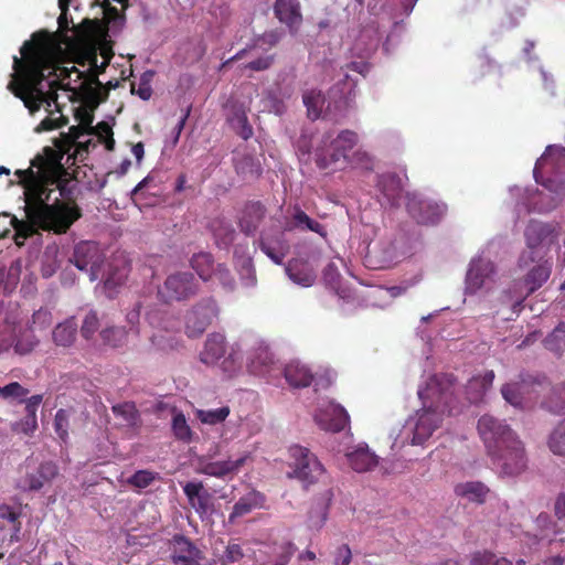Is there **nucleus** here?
<instances>
[{"mask_svg":"<svg viewBox=\"0 0 565 565\" xmlns=\"http://www.w3.org/2000/svg\"><path fill=\"white\" fill-rule=\"evenodd\" d=\"M61 160L62 154L44 147L31 160L30 168L15 172L24 189L28 218L17 226L18 236L28 238L36 228L63 234L82 216L73 198L75 185Z\"/></svg>","mask_w":565,"mask_h":565,"instance_id":"1","label":"nucleus"},{"mask_svg":"<svg viewBox=\"0 0 565 565\" xmlns=\"http://www.w3.org/2000/svg\"><path fill=\"white\" fill-rule=\"evenodd\" d=\"M21 56H13V73L8 89L35 114L42 105L57 110V90H72L71 83L83 77L76 66H62L56 61L55 44L51 34L41 30L32 34L20 49Z\"/></svg>","mask_w":565,"mask_h":565,"instance_id":"2","label":"nucleus"},{"mask_svg":"<svg viewBox=\"0 0 565 565\" xmlns=\"http://www.w3.org/2000/svg\"><path fill=\"white\" fill-rule=\"evenodd\" d=\"M477 429L488 456L501 475L514 477L526 469L524 445L509 425L491 415H483Z\"/></svg>","mask_w":565,"mask_h":565,"instance_id":"3","label":"nucleus"},{"mask_svg":"<svg viewBox=\"0 0 565 565\" xmlns=\"http://www.w3.org/2000/svg\"><path fill=\"white\" fill-rule=\"evenodd\" d=\"M561 232L562 227L557 223L531 221L524 231L526 249L519 258L520 267L542 260L553 247L558 248Z\"/></svg>","mask_w":565,"mask_h":565,"instance_id":"4","label":"nucleus"},{"mask_svg":"<svg viewBox=\"0 0 565 565\" xmlns=\"http://www.w3.org/2000/svg\"><path fill=\"white\" fill-rule=\"evenodd\" d=\"M533 173L536 182L563 200L565 198V148L548 146L536 161Z\"/></svg>","mask_w":565,"mask_h":565,"instance_id":"5","label":"nucleus"},{"mask_svg":"<svg viewBox=\"0 0 565 565\" xmlns=\"http://www.w3.org/2000/svg\"><path fill=\"white\" fill-rule=\"evenodd\" d=\"M406 248L407 238L404 235L383 238L366 246L363 264L372 270L390 268L405 256Z\"/></svg>","mask_w":565,"mask_h":565,"instance_id":"6","label":"nucleus"},{"mask_svg":"<svg viewBox=\"0 0 565 565\" xmlns=\"http://www.w3.org/2000/svg\"><path fill=\"white\" fill-rule=\"evenodd\" d=\"M148 320L156 330L150 338L153 347L168 352L181 345V323L172 312L156 310L149 313Z\"/></svg>","mask_w":565,"mask_h":565,"instance_id":"7","label":"nucleus"},{"mask_svg":"<svg viewBox=\"0 0 565 565\" xmlns=\"http://www.w3.org/2000/svg\"><path fill=\"white\" fill-rule=\"evenodd\" d=\"M289 456L292 459L290 463L292 472L288 475L290 478H296L309 486L316 483L323 475L324 468L322 463L308 448L294 445L289 448Z\"/></svg>","mask_w":565,"mask_h":565,"instance_id":"8","label":"nucleus"},{"mask_svg":"<svg viewBox=\"0 0 565 565\" xmlns=\"http://www.w3.org/2000/svg\"><path fill=\"white\" fill-rule=\"evenodd\" d=\"M200 284L194 275L189 271H177L170 274L158 295L166 303L185 301L198 295Z\"/></svg>","mask_w":565,"mask_h":565,"instance_id":"9","label":"nucleus"},{"mask_svg":"<svg viewBox=\"0 0 565 565\" xmlns=\"http://www.w3.org/2000/svg\"><path fill=\"white\" fill-rule=\"evenodd\" d=\"M452 414L454 408L447 399V393H443L435 408H423L416 414V423L412 443L423 445L433 433L439 427L443 414Z\"/></svg>","mask_w":565,"mask_h":565,"instance_id":"10","label":"nucleus"},{"mask_svg":"<svg viewBox=\"0 0 565 565\" xmlns=\"http://www.w3.org/2000/svg\"><path fill=\"white\" fill-rule=\"evenodd\" d=\"M220 309L213 297L195 302L184 316V329L189 338H198L218 317Z\"/></svg>","mask_w":565,"mask_h":565,"instance_id":"11","label":"nucleus"},{"mask_svg":"<svg viewBox=\"0 0 565 565\" xmlns=\"http://www.w3.org/2000/svg\"><path fill=\"white\" fill-rule=\"evenodd\" d=\"M103 259L104 255L100 252L98 244L90 241H84L75 246L71 262L79 270L87 271L89 274V279L94 281L99 276Z\"/></svg>","mask_w":565,"mask_h":565,"instance_id":"12","label":"nucleus"},{"mask_svg":"<svg viewBox=\"0 0 565 565\" xmlns=\"http://www.w3.org/2000/svg\"><path fill=\"white\" fill-rule=\"evenodd\" d=\"M406 209L409 215L419 224H436L443 215V209L436 203L422 199L419 195L407 193Z\"/></svg>","mask_w":565,"mask_h":565,"instance_id":"13","label":"nucleus"},{"mask_svg":"<svg viewBox=\"0 0 565 565\" xmlns=\"http://www.w3.org/2000/svg\"><path fill=\"white\" fill-rule=\"evenodd\" d=\"M273 11L275 18L287 26L290 34L299 32L303 18L298 0H275Z\"/></svg>","mask_w":565,"mask_h":565,"instance_id":"14","label":"nucleus"},{"mask_svg":"<svg viewBox=\"0 0 565 565\" xmlns=\"http://www.w3.org/2000/svg\"><path fill=\"white\" fill-rule=\"evenodd\" d=\"M58 468L52 461L42 462L34 471L20 479L18 487L23 491H39L57 476Z\"/></svg>","mask_w":565,"mask_h":565,"instance_id":"15","label":"nucleus"},{"mask_svg":"<svg viewBox=\"0 0 565 565\" xmlns=\"http://www.w3.org/2000/svg\"><path fill=\"white\" fill-rule=\"evenodd\" d=\"M493 274L492 262L482 257L473 259L466 276V292L476 294L486 285L487 280L491 279Z\"/></svg>","mask_w":565,"mask_h":565,"instance_id":"16","label":"nucleus"},{"mask_svg":"<svg viewBox=\"0 0 565 565\" xmlns=\"http://www.w3.org/2000/svg\"><path fill=\"white\" fill-rule=\"evenodd\" d=\"M533 264L536 265L529 270L524 278V285L527 289L526 295L515 301L513 305L514 311H520L525 297L541 288L551 276L552 262L550 259L543 258L542 260H536Z\"/></svg>","mask_w":565,"mask_h":565,"instance_id":"17","label":"nucleus"},{"mask_svg":"<svg viewBox=\"0 0 565 565\" xmlns=\"http://www.w3.org/2000/svg\"><path fill=\"white\" fill-rule=\"evenodd\" d=\"M316 423L323 430L340 431L349 424V415L343 407L329 404L315 415Z\"/></svg>","mask_w":565,"mask_h":565,"instance_id":"18","label":"nucleus"},{"mask_svg":"<svg viewBox=\"0 0 565 565\" xmlns=\"http://www.w3.org/2000/svg\"><path fill=\"white\" fill-rule=\"evenodd\" d=\"M183 492L189 501V504L200 516L206 515L211 512L212 495L207 490L204 489V486L201 481L186 482L183 486Z\"/></svg>","mask_w":565,"mask_h":565,"instance_id":"19","label":"nucleus"},{"mask_svg":"<svg viewBox=\"0 0 565 565\" xmlns=\"http://www.w3.org/2000/svg\"><path fill=\"white\" fill-rule=\"evenodd\" d=\"M171 558L174 564L200 565L201 551L185 536L177 535L173 539V552Z\"/></svg>","mask_w":565,"mask_h":565,"instance_id":"20","label":"nucleus"},{"mask_svg":"<svg viewBox=\"0 0 565 565\" xmlns=\"http://www.w3.org/2000/svg\"><path fill=\"white\" fill-rule=\"evenodd\" d=\"M105 61L98 65L97 64V56L96 54L93 55L90 60V68L89 73L86 74L83 73V77L78 81L79 82V88L84 90L85 93L92 95L96 99L97 103L104 100V98H99L100 92L99 89H95L94 86H97L100 88L103 86L102 82L98 79V74L103 73L105 68L107 67L110 56L104 55ZM107 96V94L105 95Z\"/></svg>","mask_w":565,"mask_h":565,"instance_id":"21","label":"nucleus"},{"mask_svg":"<svg viewBox=\"0 0 565 565\" xmlns=\"http://www.w3.org/2000/svg\"><path fill=\"white\" fill-rule=\"evenodd\" d=\"M260 250L275 264L281 265L288 255L290 246L282 233L273 236H263L259 239Z\"/></svg>","mask_w":565,"mask_h":565,"instance_id":"22","label":"nucleus"},{"mask_svg":"<svg viewBox=\"0 0 565 565\" xmlns=\"http://www.w3.org/2000/svg\"><path fill=\"white\" fill-rule=\"evenodd\" d=\"M246 459L247 456H242L235 460L202 461L198 471L210 477L225 478L236 473L245 465Z\"/></svg>","mask_w":565,"mask_h":565,"instance_id":"23","label":"nucleus"},{"mask_svg":"<svg viewBox=\"0 0 565 565\" xmlns=\"http://www.w3.org/2000/svg\"><path fill=\"white\" fill-rule=\"evenodd\" d=\"M226 354V339L222 333L214 332L207 335L200 352V361L206 365H214Z\"/></svg>","mask_w":565,"mask_h":565,"instance_id":"24","label":"nucleus"},{"mask_svg":"<svg viewBox=\"0 0 565 565\" xmlns=\"http://www.w3.org/2000/svg\"><path fill=\"white\" fill-rule=\"evenodd\" d=\"M494 376L493 371H486L484 374L472 376L468 381L465 393L469 403L477 404L483 401L487 392L492 386Z\"/></svg>","mask_w":565,"mask_h":565,"instance_id":"25","label":"nucleus"},{"mask_svg":"<svg viewBox=\"0 0 565 565\" xmlns=\"http://www.w3.org/2000/svg\"><path fill=\"white\" fill-rule=\"evenodd\" d=\"M129 270V265L124 259H115L108 265V269L104 278V288L110 297L118 287L126 282Z\"/></svg>","mask_w":565,"mask_h":565,"instance_id":"26","label":"nucleus"},{"mask_svg":"<svg viewBox=\"0 0 565 565\" xmlns=\"http://www.w3.org/2000/svg\"><path fill=\"white\" fill-rule=\"evenodd\" d=\"M266 209L260 202L246 203L243 215L239 218V227L246 235L253 234L263 218L265 217Z\"/></svg>","mask_w":565,"mask_h":565,"instance_id":"27","label":"nucleus"},{"mask_svg":"<svg viewBox=\"0 0 565 565\" xmlns=\"http://www.w3.org/2000/svg\"><path fill=\"white\" fill-rule=\"evenodd\" d=\"M265 497L258 491H250L238 499L234 504L233 510L228 516V521L233 523L236 519L250 513L255 509L264 507Z\"/></svg>","mask_w":565,"mask_h":565,"instance_id":"28","label":"nucleus"},{"mask_svg":"<svg viewBox=\"0 0 565 565\" xmlns=\"http://www.w3.org/2000/svg\"><path fill=\"white\" fill-rule=\"evenodd\" d=\"M377 185L392 205H397L403 193V180L396 173H384L377 177Z\"/></svg>","mask_w":565,"mask_h":565,"instance_id":"29","label":"nucleus"},{"mask_svg":"<svg viewBox=\"0 0 565 565\" xmlns=\"http://www.w3.org/2000/svg\"><path fill=\"white\" fill-rule=\"evenodd\" d=\"M288 277L296 284L308 287L316 280V273L301 259H291L286 266Z\"/></svg>","mask_w":565,"mask_h":565,"instance_id":"30","label":"nucleus"},{"mask_svg":"<svg viewBox=\"0 0 565 565\" xmlns=\"http://www.w3.org/2000/svg\"><path fill=\"white\" fill-rule=\"evenodd\" d=\"M286 381L292 387H307L313 381L311 371L299 362H291L284 370Z\"/></svg>","mask_w":565,"mask_h":565,"instance_id":"31","label":"nucleus"},{"mask_svg":"<svg viewBox=\"0 0 565 565\" xmlns=\"http://www.w3.org/2000/svg\"><path fill=\"white\" fill-rule=\"evenodd\" d=\"M77 335V322L74 317L58 323L52 332L53 342L57 347L68 348L73 345Z\"/></svg>","mask_w":565,"mask_h":565,"instance_id":"32","label":"nucleus"},{"mask_svg":"<svg viewBox=\"0 0 565 565\" xmlns=\"http://www.w3.org/2000/svg\"><path fill=\"white\" fill-rule=\"evenodd\" d=\"M190 265L203 281L213 280V274L216 265L212 254L207 252L196 253L191 257Z\"/></svg>","mask_w":565,"mask_h":565,"instance_id":"33","label":"nucleus"},{"mask_svg":"<svg viewBox=\"0 0 565 565\" xmlns=\"http://www.w3.org/2000/svg\"><path fill=\"white\" fill-rule=\"evenodd\" d=\"M488 492V487L480 481L462 482L455 487V493L457 495L477 503H483Z\"/></svg>","mask_w":565,"mask_h":565,"instance_id":"34","label":"nucleus"},{"mask_svg":"<svg viewBox=\"0 0 565 565\" xmlns=\"http://www.w3.org/2000/svg\"><path fill=\"white\" fill-rule=\"evenodd\" d=\"M529 392V383L525 379L520 382L507 383L501 387L503 398L514 407H523L524 394Z\"/></svg>","mask_w":565,"mask_h":565,"instance_id":"35","label":"nucleus"},{"mask_svg":"<svg viewBox=\"0 0 565 565\" xmlns=\"http://www.w3.org/2000/svg\"><path fill=\"white\" fill-rule=\"evenodd\" d=\"M211 231L218 246L227 247L234 242L236 232L231 222L225 218H214L211 222Z\"/></svg>","mask_w":565,"mask_h":565,"instance_id":"36","label":"nucleus"},{"mask_svg":"<svg viewBox=\"0 0 565 565\" xmlns=\"http://www.w3.org/2000/svg\"><path fill=\"white\" fill-rule=\"evenodd\" d=\"M324 282L342 299L351 298V288L342 285L341 275L334 264H328L323 270Z\"/></svg>","mask_w":565,"mask_h":565,"instance_id":"37","label":"nucleus"},{"mask_svg":"<svg viewBox=\"0 0 565 565\" xmlns=\"http://www.w3.org/2000/svg\"><path fill=\"white\" fill-rule=\"evenodd\" d=\"M289 228L308 230L319 234L322 237L327 236L324 226L320 224L318 221L309 217V215L299 207L295 209V213L292 215V223Z\"/></svg>","mask_w":565,"mask_h":565,"instance_id":"38","label":"nucleus"},{"mask_svg":"<svg viewBox=\"0 0 565 565\" xmlns=\"http://www.w3.org/2000/svg\"><path fill=\"white\" fill-rule=\"evenodd\" d=\"M303 104L307 108V115L311 120L318 119L326 103V98L320 90L310 89L302 95Z\"/></svg>","mask_w":565,"mask_h":565,"instance_id":"39","label":"nucleus"},{"mask_svg":"<svg viewBox=\"0 0 565 565\" xmlns=\"http://www.w3.org/2000/svg\"><path fill=\"white\" fill-rule=\"evenodd\" d=\"M379 465V457L371 452L366 444L355 446V472H366Z\"/></svg>","mask_w":565,"mask_h":565,"instance_id":"40","label":"nucleus"},{"mask_svg":"<svg viewBox=\"0 0 565 565\" xmlns=\"http://www.w3.org/2000/svg\"><path fill=\"white\" fill-rule=\"evenodd\" d=\"M379 43L380 38L376 30L366 29L360 33L358 40L355 41V49L359 46V50L361 51L360 56L364 58L369 57L377 50Z\"/></svg>","mask_w":565,"mask_h":565,"instance_id":"41","label":"nucleus"},{"mask_svg":"<svg viewBox=\"0 0 565 565\" xmlns=\"http://www.w3.org/2000/svg\"><path fill=\"white\" fill-rule=\"evenodd\" d=\"M550 450L556 456H565V418L552 430L547 439Z\"/></svg>","mask_w":565,"mask_h":565,"instance_id":"42","label":"nucleus"},{"mask_svg":"<svg viewBox=\"0 0 565 565\" xmlns=\"http://www.w3.org/2000/svg\"><path fill=\"white\" fill-rule=\"evenodd\" d=\"M545 348L558 355L565 352V323H558L544 340Z\"/></svg>","mask_w":565,"mask_h":565,"instance_id":"43","label":"nucleus"},{"mask_svg":"<svg viewBox=\"0 0 565 565\" xmlns=\"http://www.w3.org/2000/svg\"><path fill=\"white\" fill-rule=\"evenodd\" d=\"M100 339L105 345L111 348L122 347L127 341V331L122 327H108L100 331Z\"/></svg>","mask_w":565,"mask_h":565,"instance_id":"44","label":"nucleus"},{"mask_svg":"<svg viewBox=\"0 0 565 565\" xmlns=\"http://www.w3.org/2000/svg\"><path fill=\"white\" fill-rule=\"evenodd\" d=\"M366 306L383 307L387 302L385 287L371 286L358 295Z\"/></svg>","mask_w":565,"mask_h":565,"instance_id":"45","label":"nucleus"},{"mask_svg":"<svg viewBox=\"0 0 565 565\" xmlns=\"http://www.w3.org/2000/svg\"><path fill=\"white\" fill-rule=\"evenodd\" d=\"M160 479L161 477L158 472L150 470H137L127 479V483L135 489L142 490Z\"/></svg>","mask_w":565,"mask_h":565,"instance_id":"46","label":"nucleus"},{"mask_svg":"<svg viewBox=\"0 0 565 565\" xmlns=\"http://www.w3.org/2000/svg\"><path fill=\"white\" fill-rule=\"evenodd\" d=\"M548 411L555 414L565 413V382L554 386L545 402Z\"/></svg>","mask_w":565,"mask_h":565,"instance_id":"47","label":"nucleus"},{"mask_svg":"<svg viewBox=\"0 0 565 565\" xmlns=\"http://www.w3.org/2000/svg\"><path fill=\"white\" fill-rule=\"evenodd\" d=\"M230 415V407L223 406L216 409H199L196 411V418L203 424L216 425L223 423Z\"/></svg>","mask_w":565,"mask_h":565,"instance_id":"48","label":"nucleus"},{"mask_svg":"<svg viewBox=\"0 0 565 565\" xmlns=\"http://www.w3.org/2000/svg\"><path fill=\"white\" fill-rule=\"evenodd\" d=\"M39 340L30 329L22 332L14 342V352L21 355L28 354L34 350Z\"/></svg>","mask_w":565,"mask_h":565,"instance_id":"49","label":"nucleus"},{"mask_svg":"<svg viewBox=\"0 0 565 565\" xmlns=\"http://www.w3.org/2000/svg\"><path fill=\"white\" fill-rule=\"evenodd\" d=\"M70 429V411L60 408L54 417V430L58 438L66 443L68 439Z\"/></svg>","mask_w":565,"mask_h":565,"instance_id":"50","label":"nucleus"},{"mask_svg":"<svg viewBox=\"0 0 565 565\" xmlns=\"http://www.w3.org/2000/svg\"><path fill=\"white\" fill-rule=\"evenodd\" d=\"M53 322V316L50 309L40 308L34 311L29 324L31 331L47 329Z\"/></svg>","mask_w":565,"mask_h":565,"instance_id":"51","label":"nucleus"},{"mask_svg":"<svg viewBox=\"0 0 565 565\" xmlns=\"http://www.w3.org/2000/svg\"><path fill=\"white\" fill-rule=\"evenodd\" d=\"M111 409L116 416L121 417L129 426L135 425L138 419V411L134 403L126 402L117 404L114 405Z\"/></svg>","mask_w":565,"mask_h":565,"instance_id":"52","label":"nucleus"},{"mask_svg":"<svg viewBox=\"0 0 565 565\" xmlns=\"http://www.w3.org/2000/svg\"><path fill=\"white\" fill-rule=\"evenodd\" d=\"M100 322L95 310H90L86 313L82 327L81 334L84 339L90 340L95 335L96 331L99 329Z\"/></svg>","mask_w":565,"mask_h":565,"instance_id":"53","label":"nucleus"},{"mask_svg":"<svg viewBox=\"0 0 565 565\" xmlns=\"http://www.w3.org/2000/svg\"><path fill=\"white\" fill-rule=\"evenodd\" d=\"M28 394L29 390L18 382H11L0 387V396L4 399H18L19 402H23Z\"/></svg>","mask_w":565,"mask_h":565,"instance_id":"54","label":"nucleus"},{"mask_svg":"<svg viewBox=\"0 0 565 565\" xmlns=\"http://www.w3.org/2000/svg\"><path fill=\"white\" fill-rule=\"evenodd\" d=\"M231 122L237 129V134L244 140H247L252 137L253 128L248 124V119L244 110L235 111L234 116L231 118Z\"/></svg>","mask_w":565,"mask_h":565,"instance_id":"55","label":"nucleus"},{"mask_svg":"<svg viewBox=\"0 0 565 565\" xmlns=\"http://www.w3.org/2000/svg\"><path fill=\"white\" fill-rule=\"evenodd\" d=\"M213 279L217 280L225 290L232 291L235 288V279L224 264H216Z\"/></svg>","mask_w":565,"mask_h":565,"instance_id":"56","label":"nucleus"},{"mask_svg":"<svg viewBox=\"0 0 565 565\" xmlns=\"http://www.w3.org/2000/svg\"><path fill=\"white\" fill-rule=\"evenodd\" d=\"M172 429L174 436L183 441H189L191 439V429L186 423L185 416L182 413H179L173 416L172 419Z\"/></svg>","mask_w":565,"mask_h":565,"instance_id":"57","label":"nucleus"},{"mask_svg":"<svg viewBox=\"0 0 565 565\" xmlns=\"http://www.w3.org/2000/svg\"><path fill=\"white\" fill-rule=\"evenodd\" d=\"M92 132L98 136L99 140L104 142L105 148L108 151H113L115 148V139L113 137V129L106 121H100L93 128Z\"/></svg>","mask_w":565,"mask_h":565,"instance_id":"58","label":"nucleus"},{"mask_svg":"<svg viewBox=\"0 0 565 565\" xmlns=\"http://www.w3.org/2000/svg\"><path fill=\"white\" fill-rule=\"evenodd\" d=\"M244 557L243 550L239 544L230 543L224 553L218 556L216 563L220 565H230L232 563L238 562Z\"/></svg>","mask_w":565,"mask_h":565,"instance_id":"59","label":"nucleus"},{"mask_svg":"<svg viewBox=\"0 0 565 565\" xmlns=\"http://www.w3.org/2000/svg\"><path fill=\"white\" fill-rule=\"evenodd\" d=\"M275 62V54H266L260 57H257L254 61H250L249 63L245 64L243 66L244 70H250L254 72H262L266 71L271 67V65Z\"/></svg>","mask_w":565,"mask_h":565,"instance_id":"60","label":"nucleus"},{"mask_svg":"<svg viewBox=\"0 0 565 565\" xmlns=\"http://www.w3.org/2000/svg\"><path fill=\"white\" fill-rule=\"evenodd\" d=\"M151 74H143L140 78L138 87H135V84H131V93L138 95L142 100L150 99L152 95V88L150 85Z\"/></svg>","mask_w":565,"mask_h":565,"instance_id":"61","label":"nucleus"},{"mask_svg":"<svg viewBox=\"0 0 565 565\" xmlns=\"http://www.w3.org/2000/svg\"><path fill=\"white\" fill-rule=\"evenodd\" d=\"M497 557L489 552H477L472 555L470 565H497Z\"/></svg>","mask_w":565,"mask_h":565,"instance_id":"62","label":"nucleus"},{"mask_svg":"<svg viewBox=\"0 0 565 565\" xmlns=\"http://www.w3.org/2000/svg\"><path fill=\"white\" fill-rule=\"evenodd\" d=\"M373 167L374 160L366 151L355 150V169L362 168L371 171L373 170Z\"/></svg>","mask_w":565,"mask_h":565,"instance_id":"63","label":"nucleus"},{"mask_svg":"<svg viewBox=\"0 0 565 565\" xmlns=\"http://www.w3.org/2000/svg\"><path fill=\"white\" fill-rule=\"evenodd\" d=\"M352 552L348 544L338 547L334 556V565H349L351 562Z\"/></svg>","mask_w":565,"mask_h":565,"instance_id":"64","label":"nucleus"}]
</instances>
